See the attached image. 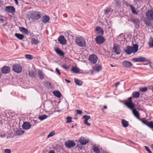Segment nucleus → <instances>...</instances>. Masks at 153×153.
<instances>
[{"mask_svg": "<svg viewBox=\"0 0 153 153\" xmlns=\"http://www.w3.org/2000/svg\"><path fill=\"white\" fill-rule=\"evenodd\" d=\"M83 118L84 119V121H87L88 120L91 118V117L90 116L85 115L83 116Z\"/></svg>", "mask_w": 153, "mask_h": 153, "instance_id": "39", "label": "nucleus"}, {"mask_svg": "<svg viewBox=\"0 0 153 153\" xmlns=\"http://www.w3.org/2000/svg\"><path fill=\"white\" fill-rule=\"evenodd\" d=\"M58 40V42L62 45H64L66 43V40L63 36H59Z\"/></svg>", "mask_w": 153, "mask_h": 153, "instance_id": "11", "label": "nucleus"}, {"mask_svg": "<svg viewBox=\"0 0 153 153\" xmlns=\"http://www.w3.org/2000/svg\"><path fill=\"white\" fill-rule=\"evenodd\" d=\"M31 17L34 19H39L41 17L40 13L39 12H34L32 15V16H31Z\"/></svg>", "mask_w": 153, "mask_h": 153, "instance_id": "17", "label": "nucleus"}, {"mask_svg": "<svg viewBox=\"0 0 153 153\" xmlns=\"http://www.w3.org/2000/svg\"><path fill=\"white\" fill-rule=\"evenodd\" d=\"M93 68L94 71L99 72L101 70L102 67L100 65H96Z\"/></svg>", "mask_w": 153, "mask_h": 153, "instance_id": "23", "label": "nucleus"}, {"mask_svg": "<svg viewBox=\"0 0 153 153\" xmlns=\"http://www.w3.org/2000/svg\"><path fill=\"white\" fill-rule=\"evenodd\" d=\"M120 84V82H117L115 84V86L117 87Z\"/></svg>", "mask_w": 153, "mask_h": 153, "instance_id": "54", "label": "nucleus"}, {"mask_svg": "<svg viewBox=\"0 0 153 153\" xmlns=\"http://www.w3.org/2000/svg\"><path fill=\"white\" fill-rule=\"evenodd\" d=\"M122 123L123 126L125 127H127L128 125V122L124 119L122 120Z\"/></svg>", "mask_w": 153, "mask_h": 153, "instance_id": "33", "label": "nucleus"}, {"mask_svg": "<svg viewBox=\"0 0 153 153\" xmlns=\"http://www.w3.org/2000/svg\"><path fill=\"white\" fill-rule=\"evenodd\" d=\"M84 123L85 124V125H87V126H90L91 124L88 122V121H84Z\"/></svg>", "mask_w": 153, "mask_h": 153, "instance_id": "51", "label": "nucleus"}, {"mask_svg": "<svg viewBox=\"0 0 153 153\" xmlns=\"http://www.w3.org/2000/svg\"><path fill=\"white\" fill-rule=\"evenodd\" d=\"M151 147L152 148V149L153 150V144H152L151 145Z\"/></svg>", "mask_w": 153, "mask_h": 153, "instance_id": "62", "label": "nucleus"}, {"mask_svg": "<svg viewBox=\"0 0 153 153\" xmlns=\"http://www.w3.org/2000/svg\"><path fill=\"white\" fill-rule=\"evenodd\" d=\"M117 5L118 6H120V3L119 2H117Z\"/></svg>", "mask_w": 153, "mask_h": 153, "instance_id": "58", "label": "nucleus"}, {"mask_svg": "<svg viewBox=\"0 0 153 153\" xmlns=\"http://www.w3.org/2000/svg\"><path fill=\"white\" fill-rule=\"evenodd\" d=\"M140 91L143 92H144L147 91V89L146 87L140 88Z\"/></svg>", "mask_w": 153, "mask_h": 153, "instance_id": "45", "label": "nucleus"}, {"mask_svg": "<svg viewBox=\"0 0 153 153\" xmlns=\"http://www.w3.org/2000/svg\"><path fill=\"white\" fill-rule=\"evenodd\" d=\"M132 110V113L137 118H139V114L138 112L136 110V109H134V108Z\"/></svg>", "mask_w": 153, "mask_h": 153, "instance_id": "20", "label": "nucleus"}, {"mask_svg": "<svg viewBox=\"0 0 153 153\" xmlns=\"http://www.w3.org/2000/svg\"><path fill=\"white\" fill-rule=\"evenodd\" d=\"M38 75L40 79H44V76L42 74V71L40 70H39L38 71Z\"/></svg>", "mask_w": 153, "mask_h": 153, "instance_id": "25", "label": "nucleus"}, {"mask_svg": "<svg viewBox=\"0 0 153 153\" xmlns=\"http://www.w3.org/2000/svg\"><path fill=\"white\" fill-rule=\"evenodd\" d=\"M20 31L26 34H28V30L25 28L23 27L19 28Z\"/></svg>", "mask_w": 153, "mask_h": 153, "instance_id": "24", "label": "nucleus"}, {"mask_svg": "<svg viewBox=\"0 0 153 153\" xmlns=\"http://www.w3.org/2000/svg\"><path fill=\"white\" fill-rule=\"evenodd\" d=\"M110 65L112 67H115V66H114V65H113L112 64H111Z\"/></svg>", "mask_w": 153, "mask_h": 153, "instance_id": "61", "label": "nucleus"}, {"mask_svg": "<svg viewBox=\"0 0 153 153\" xmlns=\"http://www.w3.org/2000/svg\"><path fill=\"white\" fill-rule=\"evenodd\" d=\"M31 42L32 44L37 45L39 43V42L38 39L33 38L31 39Z\"/></svg>", "mask_w": 153, "mask_h": 153, "instance_id": "34", "label": "nucleus"}, {"mask_svg": "<svg viewBox=\"0 0 153 153\" xmlns=\"http://www.w3.org/2000/svg\"><path fill=\"white\" fill-rule=\"evenodd\" d=\"M12 70L15 72L19 73L22 71V67L19 64H14L13 65Z\"/></svg>", "mask_w": 153, "mask_h": 153, "instance_id": "4", "label": "nucleus"}, {"mask_svg": "<svg viewBox=\"0 0 153 153\" xmlns=\"http://www.w3.org/2000/svg\"><path fill=\"white\" fill-rule=\"evenodd\" d=\"M55 134V133L54 131H52L47 136V137L49 138L52 137Z\"/></svg>", "mask_w": 153, "mask_h": 153, "instance_id": "42", "label": "nucleus"}, {"mask_svg": "<svg viewBox=\"0 0 153 153\" xmlns=\"http://www.w3.org/2000/svg\"><path fill=\"white\" fill-rule=\"evenodd\" d=\"M121 35L123 36H124L123 34H120V36H121Z\"/></svg>", "mask_w": 153, "mask_h": 153, "instance_id": "64", "label": "nucleus"}, {"mask_svg": "<svg viewBox=\"0 0 153 153\" xmlns=\"http://www.w3.org/2000/svg\"><path fill=\"white\" fill-rule=\"evenodd\" d=\"M76 114H81L82 113V111L80 110H77L76 111Z\"/></svg>", "mask_w": 153, "mask_h": 153, "instance_id": "48", "label": "nucleus"}, {"mask_svg": "<svg viewBox=\"0 0 153 153\" xmlns=\"http://www.w3.org/2000/svg\"><path fill=\"white\" fill-rule=\"evenodd\" d=\"M132 60L135 62H145L147 61L146 59L143 57H139L138 58H134L132 59Z\"/></svg>", "mask_w": 153, "mask_h": 153, "instance_id": "7", "label": "nucleus"}, {"mask_svg": "<svg viewBox=\"0 0 153 153\" xmlns=\"http://www.w3.org/2000/svg\"><path fill=\"white\" fill-rule=\"evenodd\" d=\"M62 67L66 70H67L68 68V66H67L65 65H63L62 66Z\"/></svg>", "mask_w": 153, "mask_h": 153, "instance_id": "50", "label": "nucleus"}, {"mask_svg": "<svg viewBox=\"0 0 153 153\" xmlns=\"http://www.w3.org/2000/svg\"><path fill=\"white\" fill-rule=\"evenodd\" d=\"M96 34L100 35H102L103 34V30L100 27H96L95 29Z\"/></svg>", "mask_w": 153, "mask_h": 153, "instance_id": "18", "label": "nucleus"}, {"mask_svg": "<svg viewBox=\"0 0 153 153\" xmlns=\"http://www.w3.org/2000/svg\"><path fill=\"white\" fill-rule=\"evenodd\" d=\"M25 57L30 59H33V56L30 54H26L25 55Z\"/></svg>", "mask_w": 153, "mask_h": 153, "instance_id": "44", "label": "nucleus"}, {"mask_svg": "<svg viewBox=\"0 0 153 153\" xmlns=\"http://www.w3.org/2000/svg\"><path fill=\"white\" fill-rule=\"evenodd\" d=\"M50 19V17L48 16L45 15L42 17V22L44 23H47L48 22Z\"/></svg>", "mask_w": 153, "mask_h": 153, "instance_id": "22", "label": "nucleus"}, {"mask_svg": "<svg viewBox=\"0 0 153 153\" xmlns=\"http://www.w3.org/2000/svg\"><path fill=\"white\" fill-rule=\"evenodd\" d=\"M129 6L131 7V10L132 12L134 14H138V12L136 11L135 8L132 6L131 5L129 4Z\"/></svg>", "mask_w": 153, "mask_h": 153, "instance_id": "31", "label": "nucleus"}, {"mask_svg": "<svg viewBox=\"0 0 153 153\" xmlns=\"http://www.w3.org/2000/svg\"><path fill=\"white\" fill-rule=\"evenodd\" d=\"M31 127V124L28 122H25L22 125L23 128L26 130H28Z\"/></svg>", "mask_w": 153, "mask_h": 153, "instance_id": "14", "label": "nucleus"}, {"mask_svg": "<svg viewBox=\"0 0 153 153\" xmlns=\"http://www.w3.org/2000/svg\"><path fill=\"white\" fill-rule=\"evenodd\" d=\"M4 152L5 153H10V150L8 149H6L4 150Z\"/></svg>", "mask_w": 153, "mask_h": 153, "instance_id": "47", "label": "nucleus"}, {"mask_svg": "<svg viewBox=\"0 0 153 153\" xmlns=\"http://www.w3.org/2000/svg\"><path fill=\"white\" fill-rule=\"evenodd\" d=\"M111 11V8L110 7H107L104 10V13L105 15H107Z\"/></svg>", "mask_w": 153, "mask_h": 153, "instance_id": "37", "label": "nucleus"}, {"mask_svg": "<svg viewBox=\"0 0 153 153\" xmlns=\"http://www.w3.org/2000/svg\"><path fill=\"white\" fill-rule=\"evenodd\" d=\"M29 76L32 77H35L36 75V74L35 73L32 71H29Z\"/></svg>", "mask_w": 153, "mask_h": 153, "instance_id": "40", "label": "nucleus"}, {"mask_svg": "<svg viewBox=\"0 0 153 153\" xmlns=\"http://www.w3.org/2000/svg\"><path fill=\"white\" fill-rule=\"evenodd\" d=\"M72 71L73 73L77 74L79 72L80 70L76 66H73L71 68Z\"/></svg>", "mask_w": 153, "mask_h": 153, "instance_id": "21", "label": "nucleus"}, {"mask_svg": "<svg viewBox=\"0 0 153 153\" xmlns=\"http://www.w3.org/2000/svg\"><path fill=\"white\" fill-rule=\"evenodd\" d=\"M147 126L151 128H153V122L152 121L149 122Z\"/></svg>", "mask_w": 153, "mask_h": 153, "instance_id": "38", "label": "nucleus"}, {"mask_svg": "<svg viewBox=\"0 0 153 153\" xmlns=\"http://www.w3.org/2000/svg\"><path fill=\"white\" fill-rule=\"evenodd\" d=\"M104 108L105 109H106L107 108V107L105 105L104 106Z\"/></svg>", "mask_w": 153, "mask_h": 153, "instance_id": "63", "label": "nucleus"}, {"mask_svg": "<svg viewBox=\"0 0 153 153\" xmlns=\"http://www.w3.org/2000/svg\"><path fill=\"white\" fill-rule=\"evenodd\" d=\"M93 151L95 153H100V152L98 146H93Z\"/></svg>", "mask_w": 153, "mask_h": 153, "instance_id": "28", "label": "nucleus"}, {"mask_svg": "<svg viewBox=\"0 0 153 153\" xmlns=\"http://www.w3.org/2000/svg\"><path fill=\"white\" fill-rule=\"evenodd\" d=\"M88 59L89 61L91 63L95 64L97 62L98 58L96 55L93 54L90 55Z\"/></svg>", "mask_w": 153, "mask_h": 153, "instance_id": "5", "label": "nucleus"}, {"mask_svg": "<svg viewBox=\"0 0 153 153\" xmlns=\"http://www.w3.org/2000/svg\"><path fill=\"white\" fill-rule=\"evenodd\" d=\"M143 123L144 124H145L146 125H147V124L148 123V122H149L147 120H142V121Z\"/></svg>", "mask_w": 153, "mask_h": 153, "instance_id": "49", "label": "nucleus"}, {"mask_svg": "<svg viewBox=\"0 0 153 153\" xmlns=\"http://www.w3.org/2000/svg\"><path fill=\"white\" fill-rule=\"evenodd\" d=\"M149 20V19L147 20L146 18H145L144 20V22L147 26H149L150 25Z\"/></svg>", "mask_w": 153, "mask_h": 153, "instance_id": "43", "label": "nucleus"}, {"mask_svg": "<svg viewBox=\"0 0 153 153\" xmlns=\"http://www.w3.org/2000/svg\"><path fill=\"white\" fill-rule=\"evenodd\" d=\"M133 22L136 28L139 27L140 21L138 19H134L133 21Z\"/></svg>", "mask_w": 153, "mask_h": 153, "instance_id": "19", "label": "nucleus"}, {"mask_svg": "<svg viewBox=\"0 0 153 153\" xmlns=\"http://www.w3.org/2000/svg\"><path fill=\"white\" fill-rule=\"evenodd\" d=\"M149 44L150 47H153V38L151 37L150 38Z\"/></svg>", "mask_w": 153, "mask_h": 153, "instance_id": "35", "label": "nucleus"}, {"mask_svg": "<svg viewBox=\"0 0 153 153\" xmlns=\"http://www.w3.org/2000/svg\"><path fill=\"white\" fill-rule=\"evenodd\" d=\"M47 83H48L49 85L50 86H51V83L47 82Z\"/></svg>", "mask_w": 153, "mask_h": 153, "instance_id": "60", "label": "nucleus"}, {"mask_svg": "<svg viewBox=\"0 0 153 153\" xmlns=\"http://www.w3.org/2000/svg\"><path fill=\"white\" fill-rule=\"evenodd\" d=\"M14 1L16 4H18V2L17 1V0H14Z\"/></svg>", "mask_w": 153, "mask_h": 153, "instance_id": "59", "label": "nucleus"}, {"mask_svg": "<svg viewBox=\"0 0 153 153\" xmlns=\"http://www.w3.org/2000/svg\"><path fill=\"white\" fill-rule=\"evenodd\" d=\"M138 45L136 44L134 45L132 47L128 46L124 49V51L127 54H130L132 53H136L138 51Z\"/></svg>", "mask_w": 153, "mask_h": 153, "instance_id": "1", "label": "nucleus"}, {"mask_svg": "<svg viewBox=\"0 0 153 153\" xmlns=\"http://www.w3.org/2000/svg\"><path fill=\"white\" fill-rule=\"evenodd\" d=\"M146 16L148 19L153 20V10H148L146 13Z\"/></svg>", "mask_w": 153, "mask_h": 153, "instance_id": "6", "label": "nucleus"}, {"mask_svg": "<svg viewBox=\"0 0 153 153\" xmlns=\"http://www.w3.org/2000/svg\"><path fill=\"white\" fill-rule=\"evenodd\" d=\"M46 113L48 114L49 115H51V114H53V112L52 111L51 112V113H50L49 111H46Z\"/></svg>", "mask_w": 153, "mask_h": 153, "instance_id": "53", "label": "nucleus"}, {"mask_svg": "<svg viewBox=\"0 0 153 153\" xmlns=\"http://www.w3.org/2000/svg\"><path fill=\"white\" fill-rule=\"evenodd\" d=\"M140 94L138 92L135 91L133 92L132 95L134 98H138L139 97Z\"/></svg>", "mask_w": 153, "mask_h": 153, "instance_id": "32", "label": "nucleus"}, {"mask_svg": "<svg viewBox=\"0 0 153 153\" xmlns=\"http://www.w3.org/2000/svg\"><path fill=\"white\" fill-rule=\"evenodd\" d=\"M55 51L58 54L61 56H63L64 55V53L62 51L59 49V48L56 49Z\"/></svg>", "mask_w": 153, "mask_h": 153, "instance_id": "27", "label": "nucleus"}, {"mask_svg": "<svg viewBox=\"0 0 153 153\" xmlns=\"http://www.w3.org/2000/svg\"><path fill=\"white\" fill-rule=\"evenodd\" d=\"M78 141L82 145H85L88 143V140L83 137H81L79 138Z\"/></svg>", "mask_w": 153, "mask_h": 153, "instance_id": "9", "label": "nucleus"}, {"mask_svg": "<svg viewBox=\"0 0 153 153\" xmlns=\"http://www.w3.org/2000/svg\"><path fill=\"white\" fill-rule=\"evenodd\" d=\"M10 71V68L7 66H4L2 68L1 72L3 74L8 73Z\"/></svg>", "mask_w": 153, "mask_h": 153, "instance_id": "13", "label": "nucleus"}, {"mask_svg": "<svg viewBox=\"0 0 153 153\" xmlns=\"http://www.w3.org/2000/svg\"><path fill=\"white\" fill-rule=\"evenodd\" d=\"M66 119L67 120V121L66 122L67 123H71V122H72V117H69V116L67 117H66Z\"/></svg>", "mask_w": 153, "mask_h": 153, "instance_id": "41", "label": "nucleus"}, {"mask_svg": "<svg viewBox=\"0 0 153 153\" xmlns=\"http://www.w3.org/2000/svg\"><path fill=\"white\" fill-rule=\"evenodd\" d=\"M47 117L48 116H47V115L45 114H43V115H40L38 117V119L41 121H42L47 118Z\"/></svg>", "mask_w": 153, "mask_h": 153, "instance_id": "30", "label": "nucleus"}, {"mask_svg": "<svg viewBox=\"0 0 153 153\" xmlns=\"http://www.w3.org/2000/svg\"><path fill=\"white\" fill-rule=\"evenodd\" d=\"M20 134H23L24 133V131L23 130H21L20 131Z\"/></svg>", "mask_w": 153, "mask_h": 153, "instance_id": "56", "label": "nucleus"}, {"mask_svg": "<svg viewBox=\"0 0 153 153\" xmlns=\"http://www.w3.org/2000/svg\"><path fill=\"white\" fill-rule=\"evenodd\" d=\"M74 81L76 84L78 85H81L82 84V82L77 79L75 78Z\"/></svg>", "mask_w": 153, "mask_h": 153, "instance_id": "36", "label": "nucleus"}, {"mask_svg": "<svg viewBox=\"0 0 153 153\" xmlns=\"http://www.w3.org/2000/svg\"><path fill=\"white\" fill-rule=\"evenodd\" d=\"M124 104L130 109H132L134 107V105L132 101L131 97L128 98Z\"/></svg>", "mask_w": 153, "mask_h": 153, "instance_id": "3", "label": "nucleus"}, {"mask_svg": "<svg viewBox=\"0 0 153 153\" xmlns=\"http://www.w3.org/2000/svg\"><path fill=\"white\" fill-rule=\"evenodd\" d=\"M144 147L145 148V149H146V150L149 153H152L151 151V150L149 149V148L146 146H144Z\"/></svg>", "mask_w": 153, "mask_h": 153, "instance_id": "46", "label": "nucleus"}, {"mask_svg": "<svg viewBox=\"0 0 153 153\" xmlns=\"http://www.w3.org/2000/svg\"><path fill=\"white\" fill-rule=\"evenodd\" d=\"M75 42L77 45L80 47H84L86 44L85 39L81 37L76 38Z\"/></svg>", "mask_w": 153, "mask_h": 153, "instance_id": "2", "label": "nucleus"}, {"mask_svg": "<svg viewBox=\"0 0 153 153\" xmlns=\"http://www.w3.org/2000/svg\"><path fill=\"white\" fill-rule=\"evenodd\" d=\"M56 72L59 75H60L61 74V73L60 72V71H59V69L57 68H56Z\"/></svg>", "mask_w": 153, "mask_h": 153, "instance_id": "52", "label": "nucleus"}, {"mask_svg": "<svg viewBox=\"0 0 153 153\" xmlns=\"http://www.w3.org/2000/svg\"><path fill=\"white\" fill-rule=\"evenodd\" d=\"M48 153H55L53 151H49Z\"/></svg>", "mask_w": 153, "mask_h": 153, "instance_id": "57", "label": "nucleus"}, {"mask_svg": "<svg viewBox=\"0 0 153 153\" xmlns=\"http://www.w3.org/2000/svg\"><path fill=\"white\" fill-rule=\"evenodd\" d=\"M65 145L68 148H71L74 146L75 143L73 141L68 140L65 142Z\"/></svg>", "mask_w": 153, "mask_h": 153, "instance_id": "10", "label": "nucleus"}, {"mask_svg": "<svg viewBox=\"0 0 153 153\" xmlns=\"http://www.w3.org/2000/svg\"><path fill=\"white\" fill-rule=\"evenodd\" d=\"M5 10L8 12L12 13L15 11V8L13 6H7L5 8Z\"/></svg>", "mask_w": 153, "mask_h": 153, "instance_id": "15", "label": "nucleus"}, {"mask_svg": "<svg viewBox=\"0 0 153 153\" xmlns=\"http://www.w3.org/2000/svg\"><path fill=\"white\" fill-rule=\"evenodd\" d=\"M65 80L66 82H67L68 83H70L71 82V81L70 80H68L67 79H65Z\"/></svg>", "mask_w": 153, "mask_h": 153, "instance_id": "55", "label": "nucleus"}, {"mask_svg": "<svg viewBox=\"0 0 153 153\" xmlns=\"http://www.w3.org/2000/svg\"><path fill=\"white\" fill-rule=\"evenodd\" d=\"M123 66L125 67L129 68L132 65V63L128 61H125L122 63Z\"/></svg>", "mask_w": 153, "mask_h": 153, "instance_id": "16", "label": "nucleus"}, {"mask_svg": "<svg viewBox=\"0 0 153 153\" xmlns=\"http://www.w3.org/2000/svg\"><path fill=\"white\" fill-rule=\"evenodd\" d=\"M15 35L18 39L20 40H22L24 38V35L19 33H16Z\"/></svg>", "mask_w": 153, "mask_h": 153, "instance_id": "26", "label": "nucleus"}, {"mask_svg": "<svg viewBox=\"0 0 153 153\" xmlns=\"http://www.w3.org/2000/svg\"><path fill=\"white\" fill-rule=\"evenodd\" d=\"M95 40L97 44H101L104 42L105 39L102 36H97L95 39Z\"/></svg>", "mask_w": 153, "mask_h": 153, "instance_id": "8", "label": "nucleus"}, {"mask_svg": "<svg viewBox=\"0 0 153 153\" xmlns=\"http://www.w3.org/2000/svg\"><path fill=\"white\" fill-rule=\"evenodd\" d=\"M53 94L55 96L58 98H60L61 97V94L60 92L58 91H54Z\"/></svg>", "mask_w": 153, "mask_h": 153, "instance_id": "29", "label": "nucleus"}, {"mask_svg": "<svg viewBox=\"0 0 153 153\" xmlns=\"http://www.w3.org/2000/svg\"><path fill=\"white\" fill-rule=\"evenodd\" d=\"M113 50L114 52L117 54H119L121 51L120 46L116 44L114 45Z\"/></svg>", "mask_w": 153, "mask_h": 153, "instance_id": "12", "label": "nucleus"}]
</instances>
